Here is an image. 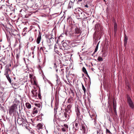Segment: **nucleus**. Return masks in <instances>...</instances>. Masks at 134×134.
<instances>
[{
	"label": "nucleus",
	"mask_w": 134,
	"mask_h": 134,
	"mask_svg": "<svg viewBox=\"0 0 134 134\" xmlns=\"http://www.w3.org/2000/svg\"><path fill=\"white\" fill-rule=\"evenodd\" d=\"M72 30L73 33L71 35L72 39L74 41L79 40L81 38V31L76 25H72Z\"/></svg>",
	"instance_id": "f257e3e1"
},
{
	"label": "nucleus",
	"mask_w": 134,
	"mask_h": 134,
	"mask_svg": "<svg viewBox=\"0 0 134 134\" xmlns=\"http://www.w3.org/2000/svg\"><path fill=\"white\" fill-rule=\"evenodd\" d=\"M58 119L62 121H65L69 118V115L66 112H63L60 111L57 115Z\"/></svg>",
	"instance_id": "f03ea898"
},
{
	"label": "nucleus",
	"mask_w": 134,
	"mask_h": 134,
	"mask_svg": "<svg viewBox=\"0 0 134 134\" xmlns=\"http://www.w3.org/2000/svg\"><path fill=\"white\" fill-rule=\"evenodd\" d=\"M18 104V102L15 100L13 102V104L9 107V113L10 115H11L16 111Z\"/></svg>",
	"instance_id": "7ed1b4c3"
},
{
	"label": "nucleus",
	"mask_w": 134,
	"mask_h": 134,
	"mask_svg": "<svg viewBox=\"0 0 134 134\" xmlns=\"http://www.w3.org/2000/svg\"><path fill=\"white\" fill-rule=\"evenodd\" d=\"M18 124L20 125H22L23 126H26V120L24 118H18L17 120Z\"/></svg>",
	"instance_id": "20e7f679"
},
{
	"label": "nucleus",
	"mask_w": 134,
	"mask_h": 134,
	"mask_svg": "<svg viewBox=\"0 0 134 134\" xmlns=\"http://www.w3.org/2000/svg\"><path fill=\"white\" fill-rule=\"evenodd\" d=\"M127 100L128 103L130 107L132 109H134V104L133 103L132 99L130 97H128Z\"/></svg>",
	"instance_id": "39448f33"
},
{
	"label": "nucleus",
	"mask_w": 134,
	"mask_h": 134,
	"mask_svg": "<svg viewBox=\"0 0 134 134\" xmlns=\"http://www.w3.org/2000/svg\"><path fill=\"white\" fill-rule=\"evenodd\" d=\"M75 127H73V129H74V132H75L76 131L78 130L79 129L80 123L79 122L77 121H75Z\"/></svg>",
	"instance_id": "423d86ee"
},
{
	"label": "nucleus",
	"mask_w": 134,
	"mask_h": 134,
	"mask_svg": "<svg viewBox=\"0 0 134 134\" xmlns=\"http://www.w3.org/2000/svg\"><path fill=\"white\" fill-rule=\"evenodd\" d=\"M41 38V34L40 31L39 32L38 37L36 40V42L38 44L40 43Z\"/></svg>",
	"instance_id": "0eeeda50"
},
{
	"label": "nucleus",
	"mask_w": 134,
	"mask_h": 134,
	"mask_svg": "<svg viewBox=\"0 0 134 134\" xmlns=\"http://www.w3.org/2000/svg\"><path fill=\"white\" fill-rule=\"evenodd\" d=\"M90 115L91 116V118H92V117H94V118L92 119H94V124L95 125L96 123V116L97 115L96 114L94 113L93 114H92L91 113L90 114Z\"/></svg>",
	"instance_id": "6e6552de"
},
{
	"label": "nucleus",
	"mask_w": 134,
	"mask_h": 134,
	"mask_svg": "<svg viewBox=\"0 0 134 134\" xmlns=\"http://www.w3.org/2000/svg\"><path fill=\"white\" fill-rule=\"evenodd\" d=\"M86 13H84L82 11H81L80 12V15L81 18H82L84 19H86L87 17L86 15V14H87Z\"/></svg>",
	"instance_id": "1a4fd4ad"
},
{
	"label": "nucleus",
	"mask_w": 134,
	"mask_h": 134,
	"mask_svg": "<svg viewBox=\"0 0 134 134\" xmlns=\"http://www.w3.org/2000/svg\"><path fill=\"white\" fill-rule=\"evenodd\" d=\"M9 72H11V70L10 68H8H8L5 67V70L4 72V75H9Z\"/></svg>",
	"instance_id": "9d476101"
},
{
	"label": "nucleus",
	"mask_w": 134,
	"mask_h": 134,
	"mask_svg": "<svg viewBox=\"0 0 134 134\" xmlns=\"http://www.w3.org/2000/svg\"><path fill=\"white\" fill-rule=\"evenodd\" d=\"M114 34H116L117 29V25L115 21L114 22Z\"/></svg>",
	"instance_id": "9b49d317"
},
{
	"label": "nucleus",
	"mask_w": 134,
	"mask_h": 134,
	"mask_svg": "<svg viewBox=\"0 0 134 134\" xmlns=\"http://www.w3.org/2000/svg\"><path fill=\"white\" fill-rule=\"evenodd\" d=\"M64 69L63 68V66H61L60 67V70H59V72L60 73V75L61 76H63L64 71Z\"/></svg>",
	"instance_id": "f8f14e48"
},
{
	"label": "nucleus",
	"mask_w": 134,
	"mask_h": 134,
	"mask_svg": "<svg viewBox=\"0 0 134 134\" xmlns=\"http://www.w3.org/2000/svg\"><path fill=\"white\" fill-rule=\"evenodd\" d=\"M100 25L98 24H96L95 26V29L96 30L98 31L99 30Z\"/></svg>",
	"instance_id": "ddd939ff"
},
{
	"label": "nucleus",
	"mask_w": 134,
	"mask_h": 134,
	"mask_svg": "<svg viewBox=\"0 0 134 134\" xmlns=\"http://www.w3.org/2000/svg\"><path fill=\"white\" fill-rule=\"evenodd\" d=\"M127 36L125 35V38L124 40V45L125 46L126 45L127 43Z\"/></svg>",
	"instance_id": "4468645a"
},
{
	"label": "nucleus",
	"mask_w": 134,
	"mask_h": 134,
	"mask_svg": "<svg viewBox=\"0 0 134 134\" xmlns=\"http://www.w3.org/2000/svg\"><path fill=\"white\" fill-rule=\"evenodd\" d=\"M43 125L41 123H39L37 125V129H42V128Z\"/></svg>",
	"instance_id": "2eb2a0df"
},
{
	"label": "nucleus",
	"mask_w": 134,
	"mask_h": 134,
	"mask_svg": "<svg viewBox=\"0 0 134 134\" xmlns=\"http://www.w3.org/2000/svg\"><path fill=\"white\" fill-rule=\"evenodd\" d=\"M113 104L114 109V111H115L116 110V103H115L114 100H113Z\"/></svg>",
	"instance_id": "dca6fc26"
},
{
	"label": "nucleus",
	"mask_w": 134,
	"mask_h": 134,
	"mask_svg": "<svg viewBox=\"0 0 134 134\" xmlns=\"http://www.w3.org/2000/svg\"><path fill=\"white\" fill-rule=\"evenodd\" d=\"M76 110L77 116H79L80 115V112L79 109L78 107H77V108H76Z\"/></svg>",
	"instance_id": "f3484780"
},
{
	"label": "nucleus",
	"mask_w": 134,
	"mask_h": 134,
	"mask_svg": "<svg viewBox=\"0 0 134 134\" xmlns=\"http://www.w3.org/2000/svg\"><path fill=\"white\" fill-rule=\"evenodd\" d=\"M73 5V3L71 2H70L69 3V5L68 6V8L70 9L71 8V7H72Z\"/></svg>",
	"instance_id": "a211bd4d"
},
{
	"label": "nucleus",
	"mask_w": 134,
	"mask_h": 134,
	"mask_svg": "<svg viewBox=\"0 0 134 134\" xmlns=\"http://www.w3.org/2000/svg\"><path fill=\"white\" fill-rule=\"evenodd\" d=\"M75 10L76 12H77V13L79 14V15L80 14V12L81 11H82L79 8H77L75 9Z\"/></svg>",
	"instance_id": "6ab92c4d"
},
{
	"label": "nucleus",
	"mask_w": 134,
	"mask_h": 134,
	"mask_svg": "<svg viewBox=\"0 0 134 134\" xmlns=\"http://www.w3.org/2000/svg\"><path fill=\"white\" fill-rule=\"evenodd\" d=\"M26 107L28 109H30L31 107V105L29 103H26Z\"/></svg>",
	"instance_id": "aec40b11"
},
{
	"label": "nucleus",
	"mask_w": 134,
	"mask_h": 134,
	"mask_svg": "<svg viewBox=\"0 0 134 134\" xmlns=\"http://www.w3.org/2000/svg\"><path fill=\"white\" fill-rule=\"evenodd\" d=\"M82 71L85 74H87V71L85 67H83L82 68Z\"/></svg>",
	"instance_id": "412c9836"
},
{
	"label": "nucleus",
	"mask_w": 134,
	"mask_h": 134,
	"mask_svg": "<svg viewBox=\"0 0 134 134\" xmlns=\"http://www.w3.org/2000/svg\"><path fill=\"white\" fill-rule=\"evenodd\" d=\"M97 134H103L102 131L100 129H98L97 131Z\"/></svg>",
	"instance_id": "4be33fe9"
},
{
	"label": "nucleus",
	"mask_w": 134,
	"mask_h": 134,
	"mask_svg": "<svg viewBox=\"0 0 134 134\" xmlns=\"http://www.w3.org/2000/svg\"><path fill=\"white\" fill-rule=\"evenodd\" d=\"M82 89L84 91V93L85 94H85H86V89L82 83Z\"/></svg>",
	"instance_id": "5701e85b"
},
{
	"label": "nucleus",
	"mask_w": 134,
	"mask_h": 134,
	"mask_svg": "<svg viewBox=\"0 0 134 134\" xmlns=\"http://www.w3.org/2000/svg\"><path fill=\"white\" fill-rule=\"evenodd\" d=\"M38 113V110H35V108H34L33 111H32V113L33 114H37Z\"/></svg>",
	"instance_id": "b1692460"
},
{
	"label": "nucleus",
	"mask_w": 134,
	"mask_h": 134,
	"mask_svg": "<svg viewBox=\"0 0 134 134\" xmlns=\"http://www.w3.org/2000/svg\"><path fill=\"white\" fill-rule=\"evenodd\" d=\"M82 128L81 129V130H85L86 129V127L85 125H81Z\"/></svg>",
	"instance_id": "393cba45"
},
{
	"label": "nucleus",
	"mask_w": 134,
	"mask_h": 134,
	"mask_svg": "<svg viewBox=\"0 0 134 134\" xmlns=\"http://www.w3.org/2000/svg\"><path fill=\"white\" fill-rule=\"evenodd\" d=\"M97 60L99 62H101L103 61L102 58L99 56L98 57Z\"/></svg>",
	"instance_id": "a878e982"
},
{
	"label": "nucleus",
	"mask_w": 134,
	"mask_h": 134,
	"mask_svg": "<svg viewBox=\"0 0 134 134\" xmlns=\"http://www.w3.org/2000/svg\"><path fill=\"white\" fill-rule=\"evenodd\" d=\"M72 98L71 97H70L68 99V103H71L72 101Z\"/></svg>",
	"instance_id": "bb28decb"
},
{
	"label": "nucleus",
	"mask_w": 134,
	"mask_h": 134,
	"mask_svg": "<svg viewBox=\"0 0 134 134\" xmlns=\"http://www.w3.org/2000/svg\"><path fill=\"white\" fill-rule=\"evenodd\" d=\"M8 81H9V83L11 84L12 85H13V83H12V80H11V79L10 78L9 79H7Z\"/></svg>",
	"instance_id": "cd10ccee"
},
{
	"label": "nucleus",
	"mask_w": 134,
	"mask_h": 134,
	"mask_svg": "<svg viewBox=\"0 0 134 134\" xmlns=\"http://www.w3.org/2000/svg\"><path fill=\"white\" fill-rule=\"evenodd\" d=\"M82 131V134H87V132L86 131V129L83 130Z\"/></svg>",
	"instance_id": "c85d7f7f"
},
{
	"label": "nucleus",
	"mask_w": 134,
	"mask_h": 134,
	"mask_svg": "<svg viewBox=\"0 0 134 134\" xmlns=\"http://www.w3.org/2000/svg\"><path fill=\"white\" fill-rule=\"evenodd\" d=\"M106 131L107 134H110L111 133L110 131L107 129H106Z\"/></svg>",
	"instance_id": "c756f323"
},
{
	"label": "nucleus",
	"mask_w": 134,
	"mask_h": 134,
	"mask_svg": "<svg viewBox=\"0 0 134 134\" xmlns=\"http://www.w3.org/2000/svg\"><path fill=\"white\" fill-rule=\"evenodd\" d=\"M35 105L36 106L38 107V108H40L41 107V104H35Z\"/></svg>",
	"instance_id": "7c9ffc66"
},
{
	"label": "nucleus",
	"mask_w": 134,
	"mask_h": 134,
	"mask_svg": "<svg viewBox=\"0 0 134 134\" xmlns=\"http://www.w3.org/2000/svg\"><path fill=\"white\" fill-rule=\"evenodd\" d=\"M33 75L32 74H29V77L31 79H32L33 78Z\"/></svg>",
	"instance_id": "2f4dec72"
},
{
	"label": "nucleus",
	"mask_w": 134,
	"mask_h": 134,
	"mask_svg": "<svg viewBox=\"0 0 134 134\" xmlns=\"http://www.w3.org/2000/svg\"><path fill=\"white\" fill-rule=\"evenodd\" d=\"M44 48L45 49V48L44 47L43 48V47H41L40 48V51H42V52H43V51H44Z\"/></svg>",
	"instance_id": "473e14b6"
},
{
	"label": "nucleus",
	"mask_w": 134,
	"mask_h": 134,
	"mask_svg": "<svg viewBox=\"0 0 134 134\" xmlns=\"http://www.w3.org/2000/svg\"><path fill=\"white\" fill-rule=\"evenodd\" d=\"M64 126L65 127V128H66V129L67 130L68 129V125L66 124H65L64 125Z\"/></svg>",
	"instance_id": "72a5a7b5"
},
{
	"label": "nucleus",
	"mask_w": 134,
	"mask_h": 134,
	"mask_svg": "<svg viewBox=\"0 0 134 134\" xmlns=\"http://www.w3.org/2000/svg\"><path fill=\"white\" fill-rule=\"evenodd\" d=\"M33 81L34 84L36 85H37V83L36 82V81L34 78L33 79Z\"/></svg>",
	"instance_id": "f704fd0d"
},
{
	"label": "nucleus",
	"mask_w": 134,
	"mask_h": 134,
	"mask_svg": "<svg viewBox=\"0 0 134 134\" xmlns=\"http://www.w3.org/2000/svg\"><path fill=\"white\" fill-rule=\"evenodd\" d=\"M67 108L69 109H70L71 107V105H69L67 106Z\"/></svg>",
	"instance_id": "c9c22d12"
},
{
	"label": "nucleus",
	"mask_w": 134,
	"mask_h": 134,
	"mask_svg": "<svg viewBox=\"0 0 134 134\" xmlns=\"http://www.w3.org/2000/svg\"><path fill=\"white\" fill-rule=\"evenodd\" d=\"M5 75V76L6 77L7 79H9L10 78V77L9 76V75Z\"/></svg>",
	"instance_id": "e433bc0d"
},
{
	"label": "nucleus",
	"mask_w": 134,
	"mask_h": 134,
	"mask_svg": "<svg viewBox=\"0 0 134 134\" xmlns=\"http://www.w3.org/2000/svg\"><path fill=\"white\" fill-rule=\"evenodd\" d=\"M98 48V45H97L96 46V48H95V49L94 51V53H95V52H96L97 51V50Z\"/></svg>",
	"instance_id": "4c0bfd02"
},
{
	"label": "nucleus",
	"mask_w": 134,
	"mask_h": 134,
	"mask_svg": "<svg viewBox=\"0 0 134 134\" xmlns=\"http://www.w3.org/2000/svg\"><path fill=\"white\" fill-rule=\"evenodd\" d=\"M66 128H63L62 129V130L63 132H65L66 131Z\"/></svg>",
	"instance_id": "58836bf2"
},
{
	"label": "nucleus",
	"mask_w": 134,
	"mask_h": 134,
	"mask_svg": "<svg viewBox=\"0 0 134 134\" xmlns=\"http://www.w3.org/2000/svg\"><path fill=\"white\" fill-rule=\"evenodd\" d=\"M54 38H52V37H51V38H49V40H50V42H52V41H51V40H52V41H53V40L54 39Z\"/></svg>",
	"instance_id": "ea45409f"
},
{
	"label": "nucleus",
	"mask_w": 134,
	"mask_h": 134,
	"mask_svg": "<svg viewBox=\"0 0 134 134\" xmlns=\"http://www.w3.org/2000/svg\"><path fill=\"white\" fill-rule=\"evenodd\" d=\"M11 64H10L9 65H6L5 67L8 68H8H9L11 66Z\"/></svg>",
	"instance_id": "a19ab883"
},
{
	"label": "nucleus",
	"mask_w": 134,
	"mask_h": 134,
	"mask_svg": "<svg viewBox=\"0 0 134 134\" xmlns=\"http://www.w3.org/2000/svg\"><path fill=\"white\" fill-rule=\"evenodd\" d=\"M16 58L17 59H19V55L18 54H16Z\"/></svg>",
	"instance_id": "79ce46f5"
},
{
	"label": "nucleus",
	"mask_w": 134,
	"mask_h": 134,
	"mask_svg": "<svg viewBox=\"0 0 134 134\" xmlns=\"http://www.w3.org/2000/svg\"><path fill=\"white\" fill-rule=\"evenodd\" d=\"M34 90L32 91H31L32 93L33 94V95H34V96H35V93H34Z\"/></svg>",
	"instance_id": "37998d69"
},
{
	"label": "nucleus",
	"mask_w": 134,
	"mask_h": 134,
	"mask_svg": "<svg viewBox=\"0 0 134 134\" xmlns=\"http://www.w3.org/2000/svg\"><path fill=\"white\" fill-rule=\"evenodd\" d=\"M38 97L39 98H41V94H40V93H39L38 94Z\"/></svg>",
	"instance_id": "c03bdc74"
},
{
	"label": "nucleus",
	"mask_w": 134,
	"mask_h": 134,
	"mask_svg": "<svg viewBox=\"0 0 134 134\" xmlns=\"http://www.w3.org/2000/svg\"><path fill=\"white\" fill-rule=\"evenodd\" d=\"M83 0H78L77 2H81Z\"/></svg>",
	"instance_id": "a18cd8bd"
},
{
	"label": "nucleus",
	"mask_w": 134,
	"mask_h": 134,
	"mask_svg": "<svg viewBox=\"0 0 134 134\" xmlns=\"http://www.w3.org/2000/svg\"><path fill=\"white\" fill-rule=\"evenodd\" d=\"M85 7H86V8H88V6L87 4H86V5H85Z\"/></svg>",
	"instance_id": "49530a36"
},
{
	"label": "nucleus",
	"mask_w": 134,
	"mask_h": 134,
	"mask_svg": "<svg viewBox=\"0 0 134 134\" xmlns=\"http://www.w3.org/2000/svg\"><path fill=\"white\" fill-rule=\"evenodd\" d=\"M86 74L87 75V76L90 79V77L89 76V75H88V74L87 73V74Z\"/></svg>",
	"instance_id": "de8ad7c7"
},
{
	"label": "nucleus",
	"mask_w": 134,
	"mask_h": 134,
	"mask_svg": "<svg viewBox=\"0 0 134 134\" xmlns=\"http://www.w3.org/2000/svg\"><path fill=\"white\" fill-rule=\"evenodd\" d=\"M86 74L87 75V76L90 79V77L89 76V75H88V74L87 73V74Z\"/></svg>",
	"instance_id": "09e8293b"
},
{
	"label": "nucleus",
	"mask_w": 134,
	"mask_h": 134,
	"mask_svg": "<svg viewBox=\"0 0 134 134\" xmlns=\"http://www.w3.org/2000/svg\"><path fill=\"white\" fill-rule=\"evenodd\" d=\"M27 29V28H26V27H25V28L24 29V30H25L26 29Z\"/></svg>",
	"instance_id": "8fccbe9b"
},
{
	"label": "nucleus",
	"mask_w": 134,
	"mask_h": 134,
	"mask_svg": "<svg viewBox=\"0 0 134 134\" xmlns=\"http://www.w3.org/2000/svg\"><path fill=\"white\" fill-rule=\"evenodd\" d=\"M2 6H0V9L2 8Z\"/></svg>",
	"instance_id": "3c124183"
},
{
	"label": "nucleus",
	"mask_w": 134,
	"mask_h": 134,
	"mask_svg": "<svg viewBox=\"0 0 134 134\" xmlns=\"http://www.w3.org/2000/svg\"><path fill=\"white\" fill-rule=\"evenodd\" d=\"M56 81H57V84L58 83V79H57V80H56Z\"/></svg>",
	"instance_id": "603ef678"
},
{
	"label": "nucleus",
	"mask_w": 134,
	"mask_h": 134,
	"mask_svg": "<svg viewBox=\"0 0 134 134\" xmlns=\"http://www.w3.org/2000/svg\"><path fill=\"white\" fill-rule=\"evenodd\" d=\"M56 71H57V73H58V69H56Z\"/></svg>",
	"instance_id": "864d4df0"
},
{
	"label": "nucleus",
	"mask_w": 134,
	"mask_h": 134,
	"mask_svg": "<svg viewBox=\"0 0 134 134\" xmlns=\"http://www.w3.org/2000/svg\"><path fill=\"white\" fill-rule=\"evenodd\" d=\"M14 80H15V79H16V78H15V77H14Z\"/></svg>",
	"instance_id": "5fc2aeb1"
},
{
	"label": "nucleus",
	"mask_w": 134,
	"mask_h": 134,
	"mask_svg": "<svg viewBox=\"0 0 134 134\" xmlns=\"http://www.w3.org/2000/svg\"><path fill=\"white\" fill-rule=\"evenodd\" d=\"M4 108L3 107H2V108Z\"/></svg>",
	"instance_id": "6e6d98bb"
},
{
	"label": "nucleus",
	"mask_w": 134,
	"mask_h": 134,
	"mask_svg": "<svg viewBox=\"0 0 134 134\" xmlns=\"http://www.w3.org/2000/svg\"><path fill=\"white\" fill-rule=\"evenodd\" d=\"M4 108L3 107H2V108Z\"/></svg>",
	"instance_id": "4d7b16f0"
},
{
	"label": "nucleus",
	"mask_w": 134,
	"mask_h": 134,
	"mask_svg": "<svg viewBox=\"0 0 134 134\" xmlns=\"http://www.w3.org/2000/svg\"><path fill=\"white\" fill-rule=\"evenodd\" d=\"M57 75V77H58Z\"/></svg>",
	"instance_id": "13d9d810"
},
{
	"label": "nucleus",
	"mask_w": 134,
	"mask_h": 134,
	"mask_svg": "<svg viewBox=\"0 0 134 134\" xmlns=\"http://www.w3.org/2000/svg\"><path fill=\"white\" fill-rule=\"evenodd\" d=\"M104 1H105V0H104Z\"/></svg>",
	"instance_id": "bf43d9fd"
}]
</instances>
